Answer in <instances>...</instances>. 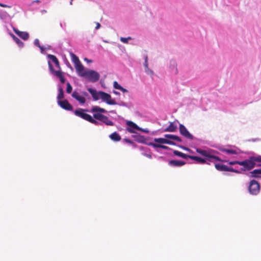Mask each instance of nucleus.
Returning <instances> with one entry per match:
<instances>
[{
	"mask_svg": "<svg viewBox=\"0 0 261 261\" xmlns=\"http://www.w3.org/2000/svg\"><path fill=\"white\" fill-rule=\"evenodd\" d=\"M132 39L131 37H128L127 38L121 37L120 41L124 43H127L128 40Z\"/></svg>",
	"mask_w": 261,
	"mask_h": 261,
	"instance_id": "33",
	"label": "nucleus"
},
{
	"mask_svg": "<svg viewBox=\"0 0 261 261\" xmlns=\"http://www.w3.org/2000/svg\"><path fill=\"white\" fill-rule=\"evenodd\" d=\"M248 190L250 194L252 195H257L260 191V186L258 182L255 180H251L248 186Z\"/></svg>",
	"mask_w": 261,
	"mask_h": 261,
	"instance_id": "4",
	"label": "nucleus"
},
{
	"mask_svg": "<svg viewBox=\"0 0 261 261\" xmlns=\"http://www.w3.org/2000/svg\"><path fill=\"white\" fill-rule=\"evenodd\" d=\"M48 65H49V69H50V71L53 73H54V74L56 76H57L58 77H60L63 74V73H62V72L61 70L55 71L53 69V66H52L51 64L50 63V62L49 61L48 62Z\"/></svg>",
	"mask_w": 261,
	"mask_h": 261,
	"instance_id": "19",
	"label": "nucleus"
},
{
	"mask_svg": "<svg viewBox=\"0 0 261 261\" xmlns=\"http://www.w3.org/2000/svg\"><path fill=\"white\" fill-rule=\"evenodd\" d=\"M48 58L49 59H50V60H51V61L54 63H55L56 61L57 62V60H58V59L57 58V57L53 55H48Z\"/></svg>",
	"mask_w": 261,
	"mask_h": 261,
	"instance_id": "32",
	"label": "nucleus"
},
{
	"mask_svg": "<svg viewBox=\"0 0 261 261\" xmlns=\"http://www.w3.org/2000/svg\"><path fill=\"white\" fill-rule=\"evenodd\" d=\"M69 55L71 57V61L74 64V65L77 64H79L81 62L79 58L74 54L71 52Z\"/></svg>",
	"mask_w": 261,
	"mask_h": 261,
	"instance_id": "20",
	"label": "nucleus"
},
{
	"mask_svg": "<svg viewBox=\"0 0 261 261\" xmlns=\"http://www.w3.org/2000/svg\"><path fill=\"white\" fill-rule=\"evenodd\" d=\"M72 96L82 104H84L86 102L85 98L80 95L79 93L76 91H74L72 93Z\"/></svg>",
	"mask_w": 261,
	"mask_h": 261,
	"instance_id": "13",
	"label": "nucleus"
},
{
	"mask_svg": "<svg viewBox=\"0 0 261 261\" xmlns=\"http://www.w3.org/2000/svg\"><path fill=\"white\" fill-rule=\"evenodd\" d=\"M256 162H261V156H250L248 159L240 161L239 165L243 166L241 170L249 171L255 167Z\"/></svg>",
	"mask_w": 261,
	"mask_h": 261,
	"instance_id": "3",
	"label": "nucleus"
},
{
	"mask_svg": "<svg viewBox=\"0 0 261 261\" xmlns=\"http://www.w3.org/2000/svg\"><path fill=\"white\" fill-rule=\"evenodd\" d=\"M113 86L114 87V88L116 89H118L120 90V89H121V88L122 87V86H121L116 81H115L113 83Z\"/></svg>",
	"mask_w": 261,
	"mask_h": 261,
	"instance_id": "34",
	"label": "nucleus"
},
{
	"mask_svg": "<svg viewBox=\"0 0 261 261\" xmlns=\"http://www.w3.org/2000/svg\"><path fill=\"white\" fill-rule=\"evenodd\" d=\"M34 44L35 45H36V46L38 47L41 50V51H43L44 50V48L43 46H41L40 45V42H39V39H36L34 41Z\"/></svg>",
	"mask_w": 261,
	"mask_h": 261,
	"instance_id": "29",
	"label": "nucleus"
},
{
	"mask_svg": "<svg viewBox=\"0 0 261 261\" xmlns=\"http://www.w3.org/2000/svg\"><path fill=\"white\" fill-rule=\"evenodd\" d=\"M55 65L58 67H59L60 68V64H59V62L58 60H57V62L56 61L55 63Z\"/></svg>",
	"mask_w": 261,
	"mask_h": 261,
	"instance_id": "45",
	"label": "nucleus"
},
{
	"mask_svg": "<svg viewBox=\"0 0 261 261\" xmlns=\"http://www.w3.org/2000/svg\"><path fill=\"white\" fill-rule=\"evenodd\" d=\"M167 139L159 138H155L154 139V142L159 143V144L162 145L163 144H166Z\"/></svg>",
	"mask_w": 261,
	"mask_h": 261,
	"instance_id": "26",
	"label": "nucleus"
},
{
	"mask_svg": "<svg viewBox=\"0 0 261 261\" xmlns=\"http://www.w3.org/2000/svg\"><path fill=\"white\" fill-rule=\"evenodd\" d=\"M215 167L218 171H226L227 166L223 164H216Z\"/></svg>",
	"mask_w": 261,
	"mask_h": 261,
	"instance_id": "23",
	"label": "nucleus"
},
{
	"mask_svg": "<svg viewBox=\"0 0 261 261\" xmlns=\"http://www.w3.org/2000/svg\"><path fill=\"white\" fill-rule=\"evenodd\" d=\"M89 122L95 125H97L98 124V121L94 119L92 116H91L90 119L89 120Z\"/></svg>",
	"mask_w": 261,
	"mask_h": 261,
	"instance_id": "36",
	"label": "nucleus"
},
{
	"mask_svg": "<svg viewBox=\"0 0 261 261\" xmlns=\"http://www.w3.org/2000/svg\"><path fill=\"white\" fill-rule=\"evenodd\" d=\"M9 16L8 13L6 11H0V19H4Z\"/></svg>",
	"mask_w": 261,
	"mask_h": 261,
	"instance_id": "28",
	"label": "nucleus"
},
{
	"mask_svg": "<svg viewBox=\"0 0 261 261\" xmlns=\"http://www.w3.org/2000/svg\"><path fill=\"white\" fill-rule=\"evenodd\" d=\"M72 87L70 84L68 82L67 83V88H66V92L67 93H70L72 92Z\"/></svg>",
	"mask_w": 261,
	"mask_h": 261,
	"instance_id": "31",
	"label": "nucleus"
},
{
	"mask_svg": "<svg viewBox=\"0 0 261 261\" xmlns=\"http://www.w3.org/2000/svg\"><path fill=\"white\" fill-rule=\"evenodd\" d=\"M125 141L128 143L132 144L133 142L132 141L130 140L129 139H125Z\"/></svg>",
	"mask_w": 261,
	"mask_h": 261,
	"instance_id": "46",
	"label": "nucleus"
},
{
	"mask_svg": "<svg viewBox=\"0 0 261 261\" xmlns=\"http://www.w3.org/2000/svg\"><path fill=\"white\" fill-rule=\"evenodd\" d=\"M196 151L201 155L206 157V158L203 159L197 156L190 155V159L196 161L201 164L206 163L210 164V163H208L207 162H212L213 159H214L217 161H222L219 156L213 154V152L211 151H207L206 150L197 149Z\"/></svg>",
	"mask_w": 261,
	"mask_h": 261,
	"instance_id": "1",
	"label": "nucleus"
},
{
	"mask_svg": "<svg viewBox=\"0 0 261 261\" xmlns=\"http://www.w3.org/2000/svg\"><path fill=\"white\" fill-rule=\"evenodd\" d=\"M0 6L4 8H11L10 6L7 5L6 4H4L0 3Z\"/></svg>",
	"mask_w": 261,
	"mask_h": 261,
	"instance_id": "40",
	"label": "nucleus"
},
{
	"mask_svg": "<svg viewBox=\"0 0 261 261\" xmlns=\"http://www.w3.org/2000/svg\"><path fill=\"white\" fill-rule=\"evenodd\" d=\"M83 94L85 95V96H87L88 95V93L86 92H83Z\"/></svg>",
	"mask_w": 261,
	"mask_h": 261,
	"instance_id": "51",
	"label": "nucleus"
},
{
	"mask_svg": "<svg viewBox=\"0 0 261 261\" xmlns=\"http://www.w3.org/2000/svg\"><path fill=\"white\" fill-rule=\"evenodd\" d=\"M89 81L94 83L98 81L99 79V74L92 70L87 71L86 74L84 75Z\"/></svg>",
	"mask_w": 261,
	"mask_h": 261,
	"instance_id": "5",
	"label": "nucleus"
},
{
	"mask_svg": "<svg viewBox=\"0 0 261 261\" xmlns=\"http://www.w3.org/2000/svg\"><path fill=\"white\" fill-rule=\"evenodd\" d=\"M100 98L103 101L106 102L107 103L110 105H116V101L112 99L110 94L106 93L103 91H100Z\"/></svg>",
	"mask_w": 261,
	"mask_h": 261,
	"instance_id": "6",
	"label": "nucleus"
},
{
	"mask_svg": "<svg viewBox=\"0 0 261 261\" xmlns=\"http://www.w3.org/2000/svg\"><path fill=\"white\" fill-rule=\"evenodd\" d=\"M179 130L180 134L184 137L189 139L190 140H193L194 137L187 130L186 127L182 124H180L179 125Z\"/></svg>",
	"mask_w": 261,
	"mask_h": 261,
	"instance_id": "8",
	"label": "nucleus"
},
{
	"mask_svg": "<svg viewBox=\"0 0 261 261\" xmlns=\"http://www.w3.org/2000/svg\"><path fill=\"white\" fill-rule=\"evenodd\" d=\"M110 138L114 141H119L121 140V137L116 132H114L110 135Z\"/></svg>",
	"mask_w": 261,
	"mask_h": 261,
	"instance_id": "21",
	"label": "nucleus"
},
{
	"mask_svg": "<svg viewBox=\"0 0 261 261\" xmlns=\"http://www.w3.org/2000/svg\"><path fill=\"white\" fill-rule=\"evenodd\" d=\"M100 27V24L99 22H97L96 26L95 27V29L97 30V29H99Z\"/></svg>",
	"mask_w": 261,
	"mask_h": 261,
	"instance_id": "44",
	"label": "nucleus"
},
{
	"mask_svg": "<svg viewBox=\"0 0 261 261\" xmlns=\"http://www.w3.org/2000/svg\"><path fill=\"white\" fill-rule=\"evenodd\" d=\"M120 91H121L123 93L127 92V90L126 89H124L122 87L120 89Z\"/></svg>",
	"mask_w": 261,
	"mask_h": 261,
	"instance_id": "43",
	"label": "nucleus"
},
{
	"mask_svg": "<svg viewBox=\"0 0 261 261\" xmlns=\"http://www.w3.org/2000/svg\"><path fill=\"white\" fill-rule=\"evenodd\" d=\"M90 112L94 113L93 117L95 119L102 122L107 125H114L113 121L110 120L107 116L101 114V113L107 112V111L105 109L98 106H94L91 108Z\"/></svg>",
	"mask_w": 261,
	"mask_h": 261,
	"instance_id": "2",
	"label": "nucleus"
},
{
	"mask_svg": "<svg viewBox=\"0 0 261 261\" xmlns=\"http://www.w3.org/2000/svg\"><path fill=\"white\" fill-rule=\"evenodd\" d=\"M226 171H230V172H234V173H240V171L238 170H236L233 168H232V167H226Z\"/></svg>",
	"mask_w": 261,
	"mask_h": 261,
	"instance_id": "30",
	"label": "nucleus"
},
{
	"mask_svg": "<svg viewBox=\"0 0 261 261\" xmlns=\"http://www.w3.org/2000/svg\"><path fill=\"white\" fill-rule=\"evenodd\" d=\"M160 148L164 149H168L169 148L168 146H165L163 145H161V144H160Z\"/></svg>",
	"mask_w": 261,
	"mask_h": 261,
	"instance_id": "41",
	"label": "nucleus"
},
{
	"mask_svg": "<svg viewBox=\"0 0 261 261\" xmlns=\"http://www.w3.org/2000/svg\"><path fill=\"white\" fill-rule=\"evenodd\" d=\"M64 98V91L62 88H60L59 89V93L57 96V98L58 99H61Z\"/></svg>",
	"mask_w": 261,
	"mask_h": 261,
	"instance_id": "27",
	"label": "nucleus"
},
{
	"mask_svg": "<svg viewBox=\"0 0 261 261\" xmlns=\"http://www.w3.org/2000/svg\"><path fill=\"white\" fill-rule=\"evenodd\" d=\"M14 32L23 40H26L29 37V34L27 32H22L13 28Z\"/></svg>",
	"mask_w": 261,
	"mask_h": 261,
	"instance_id": "12",
	"label": "nucleus"
},
{
	"mask_svg": "<svg viewBox=\"0 0 261 261\" xmlns=\"http://www.w3.org/2000/svg\"><path fill=\"white\" fill-rule=\"evenodd\" d=\"M149 145L153 148H160V144L154 143H150Z\"/></svg>",
	"mask_w": 261,
	"mask_h": 261,
	"instance_id": "37",
	"label": "nucleus"
},
{
	"mask_svg": "<svg viewBox=\"0 0 261 261\" xmlns=\"http://www.w3.org/2000/svg\"><path fill=\"white\" fill-rule=\"evenodd\" d=\"M59 78L62 83H64L65 82V79L63 74Z\"/></svg>",
	"mask_w": 261,
	"mask_h": 261,
	"instance_id": "39",
	"label": "nucleus"
},
{
	"mask_svg": "<svg viewBox=\"0 0 261 261\" xmlns=\"http://www.w3.org/2000/svg\"><path fill=\"white\" fill-rule=\"evenodd\" d=\"M88 91L91 94L94 100H98L100 98V91L97 92L96 90L92 88H88Z\"/></svg>",
	"mask_w": 261,
	"mask_h": 261,
	"instance_id": "14",
	"label": "nucleus"
},
{
	"mask_svg": "<svg viewBox=\"0 0 261 261\" xmlns=\"http://www.w3.org/2000/svg\"><path fill=\"white\" fill-rule=\"evenodd\" d=\"M177 130V126L174 122H170L168 127L164 129V132H175Z\"/></svg>",
	"mask_w": 261,
	"mask_h": 261,
	"instance_id": "16",
	"label": "nucleus"
},
{
	"mask_svg": "<svg viewBox=\"0 0 261 261\" xmlns=\"http://www.w3.org/2000/svg\"><path fill=\"white\" fill-rule=\"evenodd\" d=\"M181 147L182 148H183V149H184L186 150L190 151V149H189L188 148H187V147H183V146H182V147Z\"/></svg>",
	"mask_w": 261,
	"mask_h": 261,
	"instance_id": "47",
	"label": "nucleus"
},
{
	"mask_svg": "<svg viewBox=\"0 0 261 261\" xmlns=\"http://www.w3.org/2000/svg\"><path fill=\"white\" fill-rule=\"evenodd\" d=\"M72 1H73V0H71L70 2V4L71 5H72Z\"/></svg>",
	"mask_w": 261,
	"mask_h": 261,
	"instance_id": "53",
	"label": "nucleus"
},
{
	"mask_svg": "<svg viewBox=\"0 0 261 261\" xmlns=\"http://www.w3.org/2000/svg\"><path fill=\"white\" fill-rule=\"evenodd\" d=\"M185 162L177 160H171L169 162V165L174 167H180L184 165Z\"/></svg>",
	"mask_w": 261,
	"mask_h": 261,
	"instance_id": "15",
	"label": "nucleus"
},
{
	"mask_svg": "<svg viewBox=\"0 0 261 261\" xmlns=\"http://www.w3.org/2000/svg\"><path fill=\"white\" fill-rule=\"evenodd\" d=\"M250 176L252 177H259V175L261 174V169L254 170L250 172Z\"/></svg>",
	"mask_w": 261,
	"mask_h": 261,
	"instance_id": "22",
	"label": "nucleus"
},
{
	"mask_svg": "<svg viewBox=\"0 0 261 261\" xmlns=\"http://www.w3.org/2000/svg\"><path fill=\"white\" fill-rule=\"evenodd\" d=\"M127 124L128 126L130 127L131 128H127V130L128 132L131 133H134L135 132L133 130L132 128L136 129L137 130L143 131V129L141 128H140L136 123H134L132 121H128L127 122Z\"/></svg>",
	"mask_w": 261,
	"mask_h": 261,
	"instance_id": "11",
	"label": "nucleus"
},
{
	"mask_svg": "<svg viewBox=\"0 0 261 261\" xmlns=\"http://www.w3.org/2000/svg\"><path fill=\"white\" fill-rule=\"evenodd\" d=\"M145 66L146 67V68H148V64H147V61H146V63H145Z\"/></svg>",
	"mask_w": 261,
	"mask_h": 261,
	"instance_id": "49",
	"label": "nucleus"
},
{
	"mask_svg": "<svg viewBox=\"0 0 261 261\" xmlns=\"http://www.w3.org/2000/svg\"><path fill=\"white\" fill-rule=\"evenodd\" d=\"M222 151L227 154H236L237 152L236 150L231 149H223Z\"/></svg>",
	"mask_w": 261,
	"mask_h": 261,
	"instance_id": "25",
	"label": "nucleus"
},
{
	"mask_svg": "<svg viewBox=\"0 0 261 261\" xmlns=\"http://www.w3.org/2000/svg\"><path fill=\"white\" fill-rule=\"evenodd\" d=\"M58 105L63 109L67 111L72 110L73 107L66 99L64 100H58Z\"/></svg>",
	"mask_w": 261,
	"mask_h": 261,
	"instance_id": "9",
	"label": "nucleus"
},
{
	"mask_svg": "<svg viewBox=\"0 0 261 261\" xmlns=\"http://www.w3.org/2000/svg\"><path fill=\"white\" fill-rule=\"evenodd\" d=\"M223 162H227L230 165H233L235 164L239 165V164H240V161H226L225 160H223Z\"/></svg>",
	"mask_w": 261,
	"mask_h": 261,
	"instance_id": "35",
	"label": "nucleus"
},
{
	"mask_svg": "<svg viewBox=\"0 0 261 261\" xmlns=\"http://www.w3.org/2000/svg\"><path fill=\"white\" fill-rule=\"evenodd\" d=\"M164 136L166 139H170L172 140H176L178 142H181V138L176 135H171V134H166V135H165Z\"/></svg>",
	"mask_w": 261,
	"mask_h": 261,
	"instance_id": "18",
	"label": "nucleus"
},
{
	"mask_svg": "<svg viewBox=\"0 0 261 261\" xmlns=\"http://www.w3.org/2000/svg\"><path fill=\"white\" fill-rule=\"evenodd\" d=\"M87 111H88L87 110L79 109L77 110H75L74 113L76 116L89 121V120L90 119L91 116L89 114L84 113V112Z\"/></svg>",
	"mask_w": 261,
	"mask_h": 261,
	"instance_id": "7",
	"label": "nucleus"
},
{
	"mask_svg": "<svg viewBox=\"0 0 261 261\" xmlns=\"http://www.w3.org/2000/svg\"><path fill=\"white\" fill-rule=\"evenodd\" d=\"M85 61H87V62H91V60H88V59H87V58H85Z\"/></svg>",
	"mask_w": 261,
	"mask_h": 261,
	"instance_id": "50",
	"label": "nucleus"
},
{
	"mask_svg": "<svg viewBox=\"0 0 261 261\" xmlns=\"http://www.w3.org/2000/svg\"><path fill=\"white\" fill-rule=\"evenodd\" d=\"M11 36L12 37L13 40L15 41V42L18 44L19 47H21L23 46V42L17 37H16L14 34H11Z\"/></svg>",
	"mask_w": 261,
	"mask_h": 261,
	"instance_id": "24",
	"label": "nucleus"
},
{
	"mask_svg": "<svg viewBox=\"0 0 261 261\" xmlns=\"http://www.w3.org/2000/svg\"><path fill=\"white\" fill-rule=\"evenodd\" d=\"M173 152L174 155L181 157V158L185 159H190V155H187V154L181 152H180L178 150H174Z\"/></svg>",
	"mask_w": 261,
	"mask_h": 261,
	"instance_id": "17",
	"label": "nucleus"
},
{
	"mask_svg": "<svg viewBox=\"0 0 261 261\" xmlns=\"http://www.w3.org/2000/svg\"><path fill=\"white\" fill-rule=\"evenodd\" d=\"M34 2L40 3V1L39 0H36V1H35Z\"/></svg>",
	"mask_w": 261,
	"mask_h": 261,
	"instance_id": "52",
	"label": "nucleus"
},
{
	"mask_svg": "<svg viewBox=\"0 0 261 261\" xmlns=\"http://www.w3.org/2000/svg\"><path fill=\"white\" fill-rule=\"evenodd\" d=\"M146 72L148 73H150V74H152L153 73V71L151 70H150L148 68H146Z\"/></svg>",
	"mask_w": 261,
	"mask_h": 261,
	"instance_id": "42",
	"label": "nucleus"
},
{
	"mask_svg": "<svg viewBox=\"0 0 261 261\" xmlns=\"http://www.w3.org/2000/svg\"><path fill=\"white\" fill-rule=\"evenodd\" d=\"M113 93H114L115 94H116V95H119V94H120V93H119L118 92L116 91H113Z\"/></svg>",
	"mask_w": 261,
	"mask_h": 261,
	"instance_id": "48",
	"label": "nucleus"
},
{
	"mask_svg": "<svg viewBox=\"0 0 261 261\" xmlns=\"http://www.w3.org/2000/svg\"><path fill=\"white\" fill-rule=\"evenodd\" d=\"M166 144H169V145H175V143L174 142H173L172 141H170V140H169L168 139L166 140Z\"/></svg>",
	"mask_w": 261,
	"mask_h": 261,
	"instance_id": "38",
	"label": "nucleus"
},
{
	"mask_svg": "<svg viewBox=\"0 0 261 261\" xmlns=\"http://www.w3.org/2000/svg\"><path fill=\"white\" fill-rule=\"evenodd\" d=\"M74 67L79 75L80 76H84L87 71L85 70L84 67L82 64L81 62H80L79 64L75 65Z\"/></svg>",
	"mask_w": 261,
	"mask_h": 261,
	"instance_id": "10",
	"label": "nucleus"
}]
</instances>
